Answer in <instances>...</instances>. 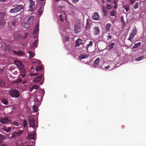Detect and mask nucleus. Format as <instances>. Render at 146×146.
I'll list each match as a JSON object with an SVG mask.
<instances>
[{
	"label": "nucleus",
	"mask_w": 146,
	"mask_h": 146,
	"mask_svg": "<svg viewBox=\"0 0 146 146\" xmlns=\"http://www.w3.org/2000/svg\"><path fill=\"white\" fill-rule=\"evenodd\" d=\"M1 101L5 105H7L8 104V102L6 99H2L1 100Z\"/></svg>",
	"instance_id": "obj_28"
},
{
	"label": "nucleus",
	"mask_w": 146,
	"mask_h": 146,
	"mask_svg": "<svg viewBox=\"0 0 146 146\" xmlns=\"http://www.w3.org/2000/svg\"><path fill=\"white\" fill-rule=\"evenodd\" d=\"M13 52L15 54H17L18 56H22L24 54V52L21 50H19L17 52L14 50H13Z\"/></svg>",
	"instance_id": "obj_13"
},
{
	"label": "nucleus",
	"mask_w": 146,
	"mask_h": 146,
	"mask_svg": "<svg viewBox=\"0 0 146 146\" xmlns=\"http://www.w3.org/2000/svg\"><path fill=\"white\" fill-rule=\"evenodd\" d=\"M112 6L115 9L117 8V6L116 5V1H115L113 3V4L112 5Z\"/></svg>",
	"instance_id": "obj_44"
},
{
	"label": "nucleus",
	"mask_w": 146,
	"mask_h": 146,
	"mask_svg": "<svg viewBox=\"0 0 146 146\" xmlns=\"http://www.w3.org/2000/svg\"><path fill=\"white\" fill-rule=\"evenodd\" d=\"M10 121V120L6 117H2L0 119V121L2 124L9 123Z\"/></svg>",
	"instance_id": "obj_8"
},
{
	"label": "nucleus",
	"mask_w": 146,
	"mask_h": 146,
	"mask_svg": "<svg viewBox=\"0 0 146 146\" xmlns=\"http://www.w3.org/2000/svg\"><path fill=\"white\" fill-rule=\"evenodd\" d=\"M1 48L3 50L5 51H9L10 49V47L9 45H7L5 43H2L1 44Z\"/></svg>",
	"instance_id": "obj_7"
},
{
	"label": "nucleus",
	"mask_w": 146,
	"mask_h": 146,
	"mask_svg": "<svg viewBox=\"0 0 146 146\" xmlns=\"http://www.w3.org/2000/svg\"><path fill=\"white\" fill-rule=\"evenodd\" d=\"M21 75L22 77V78H23L25 76V74H21Z\"/></svg>",
	"instance_id": "obj_58"
},
{
	"label": "nucleus",
	"mask_w": 146,
	"mask_h": 146,
	"mask_svg": "<svg viewBox=\"0 0 146 146\" xmlns=\"http://www.w3.org/2000/svg\"><path fill=\"white\" fill-rule=\"evenodd\" d=\"M74 3H77L78 1L79 0H71Z\"/></svg>",
	"instance_id": "obj_53"
},
{
	"label": "nucleus",
	"mask_w": 146,
	"mask_h": 146,
	"mask_svg": "<svg viewBox=\"0 0 146 146\" xmlns=\"http://www.w3.org/2000/svg\"><path fill=\"white\" fill-rule=\"evenodd\" d=\"M141 44V43L140 42L136 43L134 44V46L133 47V48H137L139 46H140Z\"/></svg>",
	"instance_id": "obj_31"
},
{
	"label": "nucleus",
	"mask_w": 146,
	"mask_h": 146,
	"mask_svg": "<svg viewBox=\"0 0 146 146\" xmlns=\"http://www.w3.org/2000/svg\"><path fill=\"white\" fill-rule=\"evenodd\" d=\"M70 38L68 36H66L64 37V41H67L69 40Z\"/></svg>",
	"instance_id": "obj_40"
},
{
	"label": "nucleus",
	"mask_w": 146,
	"mask_h": 146,
	"mask_svg": "<svg viewBox=\"0 0 146 146\" xmlns=\"http://www.w3.org/2000/svg\"><path fill=\"white\" fill-rule=\"evenodd\" d=\"M42 77V75H40L36 77L33 80V82L34 83H36L40 81L41 80Z\"/></svg>",
	"instance_id": "obj_14"
},
{
	"label": "nucleus",
	"mask_w": 146,
	"mask_h": 146,
	"mask_svg": "<svg viewBox=\"0 0 146 146\" xmlns=\"http://www.w3.org/2000/svg\"><path fill=\"white\" fill-rule=\"evenodd\" d=\"M15 8L17 12L20 11L23 8V6L22 5H19L17 6Z\"/></svg>",
	"instance_id": "obj_15"
},
{
	"label": "nucleus",
	"mask_w": 146,
	"mask_h": 146,
	"mask_svg": "<svg viewBox=\"0 0 146 146\" xmlns=\"http://www.w3.org/2000/svg\"><path fill=\"white\" fill-rule=\"evenodd\" d=\"M124 8L125 9L126 11L127 12L129 9V5H125Z\"/></svg>",
	"instance_id": "obj_37"
},
{
	"label": "nucleus",
	"mask_w": 146,
	"mask_h": 146,
	"mask_svg": "<svg viewBox=\"0 0 146 146\" xmlns=\"http://www.w3.org/2000/svg\"><path fill=\"white\" fill-rule=\"evenodd\" d=\"M108 35L106 36L108 40L109 39H111L112 38V36L110 35L109 33L108 34Z\"/></svg>",
	"instance_id": "obj_41"
},
{
	"label": "nucleus",
	"mask_w": 146,
	"mask_h": 146,
	"mask_svg": "<svg viewBox=\"0 0 146 146\" xmlns=\"http://www.w3.org/2000/svg\"><path fill=\"white\" fill-rule=\"evenodd\" d=\"M74 31L77 34L81 31V27L78 25H74Z\"/></svg>",
	"instance_id": "obj_11"
},
{
	"label": "nucleus",
	"mask_w": 146,
	"mask_h": 146,
	"mask_svg": "<svg viewBox=\"0 0 146 146\" xmlns=\"http://www.w3.org/2000/svg\"><path fill=\"white\" fill-rule=\"evenodd\" d=\"M22 80L21 79L19 78L16 80L15 81V82L17 83H21L22 82Z\"/></svg>",
	"instance_id": "obj_45"
},
{
	"label": "nucleus",
	"mask_w": 146,
	"mask_h": 146,
	"mask_svg": "<svg viewBox=\"0 0 146 146\" xmlns=\"http://www.w3.org/2000/svg\"><path fill=\"white\" fill-rule=\"evenodd\" d=\"M95 31L94 34L95 35H98L99 34L100 30L98 27L95 26L93 28Z\"/></svg>",
	"instance_id": "obj_16"
},
{
	"label": "nucleus",
	"mask_w": 146,
	"mask_h": 146,
	"mask_svg": "<svg viewBox=\"0 0 146 146\" xmlns=\"http://www.w3.org/2000/svg\"><path fill=\"white\" fill-rule=\"evenodd\" d=\"M144 57V56H140L138 58H136L135 60L137 61H139L142 59Z\"/></svg>",
	"instance_id": "obj_33"
},
{
	"label": "nucleus",
	"mask_w": 146,
	"mask_h": 146,
	"mask_svg": "<svg viewBox=\"0 0 146 146\" xmlns=\"http://www.w3.org/2000/svg\"><path fill=\"white\" fill-rule=\"evenodd\" d=\"M14 63L19 69H23L24 68V65L20 61L17 60H15Z\"/></svg>",
	"instance_id": "obj_4"
},
{
	"label": "nucleus",
	"mask_w": 146,
	"mask_h": 146,
	"mask_svg": "<svg viewBox=\"0 0 146 146\" xmlns=\"http://www.w3.org/2000/svg\"><path fill=\"white\" fill-rule=\"evenodd\" d=\"M10 12L11 13H16L17 12L15 7L13 9H12L10 11Z\"/></svg>",
	"instance_id": "obj_34"
},
{
	"label": "nucleus",
	"mask_w": 146,
	"mask_h": 146,
	"mask_svg": "<svg viewBox=\"0 0 146 146\" xmlns=\"http://www.w3.org/2000/svg\"><path fill=\"white\" fill-rule=\"evenodd\" d=\"M109 68V66H106L105 67V69H107Z\"/></svg>",
	"instance_id": "obj_59"
},
{
	"label": "nucleus",
	"mask_w": 146,
	"mask_h": 146,
	"mask_svg": "<svg viewBox=\"0 0 146 146\" xmlns=\"http://www.w3.org/2000/svg\"><path fill=\"white\" fill-rule=\"evenodd\" d=\"M115 45V43L113 42H111L107 46L108 48V50H110L113 48V46Z\"/></svg>",
	"instance_id": "obj_20"
},
{
	"label": "nucleus",
	"mask_w": 146,
	"mask_h": 146,
	"mask_svg": "<svg viewBox=\"0 0 146 146\" xmlns=\"http://www.w3.org/2000/svg\"><path fill=\"white\" fill-rule=\"evenodd\" d=\"M42 69V67L41 66H38L36 68V70L37 71H38L41 70Z\"/></svg>",
	"instance_id": "obj_38"
},
{
	"label": "nucleus",
	"mask_w": 146,
	"mask_h": 146,
	"mask_svg": "<svg viewBox=\"0 0 146 146\" xmlns=\"http://www.w3.org/2000/svg\"><path fill=\"white\" fill-rule=\"evenodd\" d=\"M111 25V24L109 23H107L106 24V26L105 27V29L106 31H108L110 30Z\"/></svg>",
	"instance_id": "obj_25"
},
{
	"label": "nucleus",
	"mask_w": 146,
	"mask_h": 146,
	"mask_svg": "<svg viewBox=\"0 0 146 146\" xmlns=\"http://www.w3.org/2000/svg\"><path fill=\"white\" fill-rule=\"evenodd\" d=\"M86 58V57L83 55H81L80 56L79 58L80 60H81L82 59H83Z\"/></svg>",
	"instance_id": "obj_46"
},
{
	"label": "nucleus",
	"mask_w": 146,
	"mask_h": 146,
	"mask_svg": "<svg viewBox=\"0 0 146 146\" xmlns=\"http://www.w3.org/2000/svg\"><path fill=\"white\" fill-rule=\"evenodd\" d=\"M107 1L108 2H111V0H107Z\"/></svg>",
	"instance_id": "obj_62"
},
{
	"label": "nucleus",
	"mask_w": 146,
	"mask_h": 146,
	"mask_svg": "<svg viewBox=\"0 0 146 146\" xmlns=\"http://www.w3.org/2000/svg\"><path fill=\"white\" fill-rule=\"evenodd\" d=\"M30 5L29 6V10L30 11H34V9L35 7V2L34 1H30Z\"/></svg>",
	"instance_id": "obj_5"
},
{
	"label": "nucleus",
	"mask_w": 146,
	"mask_h": 146,
	"mask_svg": "<svg viewBox=\"0 0 146 146\" xmlns=\"http://www.w3.org/2000/svg\"><path fill=\"white\" fill-rule=\"evenodd\" d=\"M138 4H139V3H135V5L134 6V8L135 9H136L138 8V6H139Z\"/></svg>",
	"instance_id": "obj_47"
},
{
	"label": "nucleus",
	"mask_w": 146,
	"mask_h": 146,
	"mask_svg": "<svg viewBox=\"0 0 146 146\" xmlns=\"http://www.w3.org/2000/svg\"><path fill=\"white\" fill-rule=\"evenodd\" d=\"M28 35V33H26L24 35V37L25 38H26Z\"/></svg>",
	"instance_id": "obj_51"
},
{
	"label": "nucleus",
	"mask_w": 146,
	"mask_h": 146,
	"mask_svg": "<svg viewBox=\"0 0 146 146\" xmlns=\"http://www.w3.org/2000/svg\"><path fill=\"white\" fill-rule=\"evenodd\" d=\"M27 80H24L22 84H27Z\"/></svg>",
	"instance_id": "obj_52"
},
{
	"label": "nucleus",
	"mask_w": 146,
	"mask_h": 146,
	"mask_svg": "<svg viewBox=\"0 0 146 146\" xmlns=\"http://www.w3.org/2000/svg\"><path fill=\"white\" fill-rule=\"evenodd\" d=\"M89 25V24L88 23V22L87 21V23H86V26L85 27L86 28H87L88 27Z\"/></svg>",
	"instance_id": "obj_55"
},
{
	"label": "nucleus",
	"mask_w": 146,
	"mask_h": 146,
	"mask_svg": "<svg viewBox=\"0 0 146 146\" xmlns=\"http://www.w3.org/2000/svg\"><path fill=\"white\" fill-rule=\"evenodd\" d=\"M134 0H130V2L131 4H132L134 2Z\"/></svg>",
	"instance_id": "obj_56"
},
{
	"label": "nucleus",
	"mask_w": 146,
	"mask_h": 146,
	"mask_svg": "<svg viewBox=\"0 0 146 146\" xmlns=\"http://www.w3.org/2000/svg\"><path fill=\"white\" fill-rule=\"evenodd\" d=\"M23 132V131L22 130L20 131L19 132H16L12 135L11 137H15L16 136L20 135Z\"/></svg>",
	"instance_id": "obj_18"
},
{
	"label": "nucleus",
	"mask_w": 146,
	"mask_h": 146,
	"mask_svg": "<svg viewBox=\"0 0 146 146\" xmlns=\"http://www.w3.org/2000/svg\"><path fill=\"white\" fill-rule=\"evenodd\" d=\"M59 19L62 22H63L64 21V19L63 18V17H64V16L62 15H60L59 16Z\"/></svg>",
	"instance_id": "obj_35"
},
{
	"label": "nucleus",
	"mask_w": 146,
	"mask_h": 146,
	"mask_svg": "<svg viewBox=\"0 0 146 146\" xmlns=\"http://www.w3.org/2000/svg\"><path fill=\"white\" fill-rule=\"evenodd\" d=\"M115 11H112L111 12V15L112 16H115Z\"/></svg>",
	"instance_id": "obj_42"
},
{
	"label": "nucleus",
	"mask_w": 146,
	"mask_h": 146,
	"mask_svg": "<svg viewBox=\"0 0 146 146\" xmlns=\"http://www.w3.org/2000/svg\"><path fill=\"white\" fill-rule=\"evenodd\" d=\"M20 69L21 70V71H22V72H21V73H23V74H25V71L24 70V69L23 68V69Z\"/></svg>",
	"instance_id": "obj_50"
},
{
	"label": "nucleus",
	"mask_w": 146,
	"mask_h": 146,
	"mask_svg": "<svg viewBox=\"0 0 146 146\" xmlns=\"http://www.w3.org/2000/svg\"><path fill=\"white\" fill-rule=\"evenodd\" d=\"M6 0H0V1L1 2H5Z\"/></svg>",
	"instance_id": "obj_61"
},
{
	"label": "nucleus",
	"mask_w": 146,
	"mask_h": 146,
	"mask_svg": "<svg viewBox=\"0 0 146 146\" xmlns=\"http://www.w3.org/2000/svg\"><path fill=\"white\" fill-rule=\"evenodd\" d=\"M38 41V40H36L34 41V42L31 45L32 47L36 48L37 47V43Z\"/></svg>",
	"instance_id": "obj_23"
},
{
	"label": "nucleus",
	"mask_w": 146,
	"mask_h": 146,
	"mask_svg": "<svg viewBox=\"0 0 146 146\" xmlns=\"http://www.w3.org/2000/svg\"><path fill=\"white\" fill-rule=\"evenodd\" d=\"M7 15L5 12L0 13V25L3 26L5 24L6 21L5 18Z\"/></svg>",
	"instance_id": "obj_1"
},
{
	"label": "nucleus",
	"mask_w": 146,
	"mask_h": 146,
	"mask_svg": "<svg viewBox=\"0 0 146 146\" xmlns=\"http://www.w3.org/2000/svg\"><path fill=\"white\" fill-rule=\"evenodd\" d=\"M92 19L95 20H100V18L98 13L97 12H95L92 15Z\"/></svg>",
	"instance_id": "obj_6"
},
{
	"label": "nucleus",
	"mask_w": 146,
	"mask_h": 146,
	"mask_svg": "<svg viewBox=\"0 0 146 146\" xmlns=\"http://www.w3.org/2000/svg\"><path fill=\"white\" fill-rule=\"evenodd\" d=\"M29 126L33 128L35 127V120L32 116L29 115L28 117Z\"/></svg>",
	"instance_id": "obj_2"
},
{
	"label": "nucleus",
	"mask_w": 146,
	"mask_h": 146,
	"mask_svg": "<svg viewBox=\"0 0 146 146\" xmlns=\"http://www.w3.org/2000/svg\"><path fill=\"white\" fill-rule=\"evenodd\" d=\"M100 58H97L94 61V63L92 64V66L94 68H99L98 64L99 62Z\"/></svg>",
	"instance_id": "obj_10"
},
{
	"label": "nucleus",
	"mask_w": 146,
	"mask_h": 146,
	"mask_svg": "<svg viewBox=\"0 0 146 146\" xmlns=\"http://www.w3.org/2000/svg\"><path fill=\"white\" fill-rule=\"evenodd\" d=\"M15 24H16V22L15 21V23H14V22H13L12 23V25H15Z\"/></svg>",
	"instance_id": "obj_60"
},
{
	"label": "nucleus",
	"mask_w": 146,
	"mask_h": 146,
	"mask_svg": "<svg viewBox=\"0 0 146 146\" xmlns=\"http://www.w3.org/2000/svg\"><path fill=\"white\" fill-rule=\"evenodd\" d=\"M33 111L35 112H37L38 110V107L36 106L35 105L33 106Z\"/></svg>",
	"instance_id": "obj_30"
},
{
	"label": "nucleus",
	"mask_w": 146,
	"mask_h": 146,
	"mask_svg": "<svg viewBox=\"0 0 146 146\" xmlns=\"http://www.w3.org/2000/svg\"><path fill=\"white\" fill-rule=\"evenodd\" d=\"M106 8L108 10H110L111 9V7L110 5L108 4L106 5Z\"/></svg>",
	"instance_id": "obj_43"
},
{
	"label": "nucleus",
	"mask_w": 146,
	"mask_h": 146,
	"mask_svg": "<svg viewBox=\"0 0 146 146\" xmlns=\"http://www.w3.org/2000/svg\"><path fill=\"white\" fill-rule=\"evenodd\" d=\"M133 38L131 36H129V38L127 39V40H130V41H131V39Z\"/></svg>",
	"instance_id": "obj_54"
},
{
	"label": "nucleus",
	"mask_w": 146,
	"mask_h": 146,
	"mask_svg": "<svg viewBox=\"0 0 146 146\" xmlns=\"http://www.w3.org/2000/svg\"><path fill=\"white\" fill-rule=\"evenodd\" d=\"M35 136V135L34 133H31L29 134L28 137L30 138V139H34Z\"/></svg>",
	"instance_id": "obj_24"
},
{
	"label": "nucleus",
	"mask_w": 146,
	"mask_h": 146,
	"mask_svg": "<svg viewBox=\"0 0 146 146\" xmlns=\"http://www.w3.org/2000/svg\"><path fill=\"white\" fill-rule=\"evenodd\" d=\"M23 26L25 28H28L30 26V24L29 23V21H27L25 22L23 24Z\"/></svg>",
	"instance_id": "obj_21"
},
{
	"label": "nucleus",
	"mask_w": 146,
	"mask_h": 146,
	"mask_svg": "<svg viewBox=\"0 0 146 146\" xmlns=\"http://www.w3.org/2000/svg\"><path fill=\"white\" fill-rule=\"evenodd\" d=\"M28 52L29 54V58H33L35 55V54L31 51H29Z\"/></svg>",
	"instance_id": "obj_22"
},
{
	"label": "nucleus",
	"mask_w": 146,
	"mask_h": 146,
	"mask_svg": "<svg viewBox=\"0 0 146 146\" xmlns=\"http://www.w3.org/2000/svg\"><path fill=\"white\" fill-rule=\"evenodd\" d=\"M11 129V128L10 127H9L7 129H6L5 130V131H6L7 132H9L10 131Z\"/></svg>",
	"instance_id": "obj_48"
},
{
	"label": "nucleus",
	"mask_w": 146,
	"mask_h": 146,
	"mask_svg": "<svg viewBox=\"0 0 146 146\" xmlns=\"http://www.w3.org/2000/svg\"><path fill=\"white\" fill-rule=\"evenodd\" d=\"M27 125V121L26 120L24 121L23 125L24 127H25Z\"/></svg>",
	"instance_id": "obj_39"
},
{
	"label": "nucleus",
	"mask_w": 146,
	"mask_h": 146,
	"mask_svg": "<svg viewBox=\"0 0 146 146\" xmlns=\"http://www.w3.org/2000/svg\"><path fill=\"white\" fill-rule=\"evenodd\" d=\"M39 88V86L37 85H34L31 88V90H32L33 89H38Z\"/></svg>",
	"instance_id": "obj_36"
},
{
	"label": "nucleus",
	"mask_w": 146,
	"mask_h": 146,
	"mask_svg": "<svg viewBox=\"0 0 146 146\" xmlns=\"http://www.w3.org/2000/svg\"><path fill=\"white\" fill-rule=\"evenodd\" d=\"M9 94L13 97L18 98L20 95L19 92L16 89L11 90L9 92Z\"/></svg>",
	"instance_id": "obj_3"
},
{
	"label": "nucleus",
	"mask_w": 146,
	"mask_h": 146,
	"mask_svg": "<svg viewBox=\"0 0 146 146\" xmlns=\"http://www.w3.org/2000/svg\"><path fill=\"white\" fill-rule=\"evenodd\" d=\"M40 1H44V0H39Z\"/></svg>",
	"instance_id": "obj_64"
},
{
	"label": "nucleus",
	"mask_w": 146,
	"mask_h": 146,
	"mask_svg": "<svg viewBox=\"0 0 146 146\" xmlns=\"http://www.w3.org/2000/svg\"><path fill=\"white\" fill-rule=\"evenodd\" d=\"M13 124L15 125V126H18L19 125V124L18 123L15 122L13 123Z\"/></svg>",
	"instance_id": "obj_49"
},
{
	"label": "nucleus",
	"mask_w": 146,
	"mask_h": 146,
	"mask_svg": "<svg viewBox=\"0 0 146 146\" xmlns=\"http://www.w3.org/2000/svg\"><path fill=\"white\" fill-rule=\"evenodd\" d=\"M1 146H6V145L4 144H3L1 145Z\"/></svg>",
	"instance_id": "obj_63"
},
{
	"label": "nucleus",
	"mask_w": 146,
	"mask_h": 146,
	"mask_svg": "<svg viewBox=\"0 0 146 146\" xmlns=\"http://www.w3.org/2000/svg\"><path fill=\"white\" fill-rule=\"evenodd\" d=\"M121 21L122 22L124 21V20H123V17L122 16L121 17Z\"/></svg>",
	"instance_id": "obj_57"
},
{
	"label": "nucleus",
	"mask_w": 146,
	"mask_h": 146,
	"mask_svg": "<svg viewBox=\"0 0 146 146\" xmlns=\"http://www.w3.org/2000/svg\"><path fill=\"white\" fill-rule=\"evenodd\" d=\"M106 9V7L104 6H102V11L104 13V15L107 16L108 15V11Z\"/></svg>",
	"instance_id": "obj_19"
},
{
	"label": "nucleus",
	"mask_w": 146,
	"mask_h": 146,
	"mask_svg": "<svg viewBox=\"0 0 146 146\" xmlns=\"http://www.w3.org/2000/svg\"><path fill=\"white\" fill-rule=\"evenodd\" d=\"M14 38L17 39H20L21 38V35L20 34H18L17 35H14L13 36Z\"/></svg>",
	"instance_id": "obj_32"
},
{
	"label": "nucleus",
	"mask_w": 146,
	"mask_h": 146,
	"mask_svg": "<svg viewBox=\"0 0 146 146\" xmlns=\"http://www.w3.org/2000/svg\"><path fill=\"white\" fill-rule=\"evenodd\" d=\"M43 7H40L38 11V14L39 15H41L43 12Z\"/></svg>",
	"instance_id": "obj_26"
},
{
	"label": "nucleus",
	"mask_w": 146,
	"mask_h": 146,
	"mask_svg": "<svg viewBox=\"0 0 146 146\" xmlns=\"http://www.w3.org/2000/svg\"><path fill=\"white\" fill-rule=\"evenodd\" d=\"M93 44V42L92 41H90L89 43L87 45L86 47V48L87 51L88 50V48L90 46H92Z\"/></svg>",
	"instance_id": "obj_29"
},
{
	"label": "nucleus",
	"mask_w": 146,
	"mask_h": 146,
	"mask_svg": "<svg viewBox=\"0 0 146 146\" xmlns=\"http://www.w3.org/2000/svg\"><path fill=\"white\" fill-rule=\"evenodd\" d=\"M82 40L79 38L76 41V47L79 46L80 45H83L84 43L82 42Z\"/></svg>",
	"instance_id": "obj_12"
},
{
	"label": "nucleus",
	"mask_w": 146,
	"mask_h": 146,
	"mask_svg": "<svg viewBox=\"0 0 146 146\" xmlns=\"http://www.w3.org/2000/svg\"><path fill=\"white\" fill-rule=\"evenodd\" d=\"M5 138V137L3 135L0 134V143H1Z\"/></svg>",
	"instance_id": "obj_27"
},
{
	"label": "nucleus",
	"mask_w": 146,
	"mask_h": 146,
	"mask_svg": "<svg viewBox=\"0 0 146 146\" xmlns=\"http://www.w3.org/2000/svg\"><path fill=\"white\" fill-rule=\"evenodd\" d=\"M39 25L38 23H36V25L34 28L33 32V34L35 35L39 31Z\"/></svg>",
	"instance_id": "obj_9"
},
{
	"label": "nucleus",
	"mask_w": 146,
	"mask_h": 146,
	"mask_svg": "<svg viewBox=\"0 0 146 146\" xmlns=\"http://www.w3.org/2000/svg\"><path fill=\"white\" fill-rule=\"evenodd\" d=\"M136 29L135 27L133 29V31L132 33L130 34V36L133 38L135 36L136 33Z\"/></svg>",
	"instance_id": "obj_17"
}]
</instances>
